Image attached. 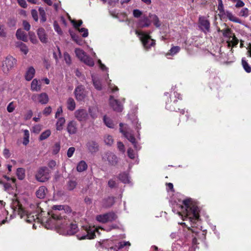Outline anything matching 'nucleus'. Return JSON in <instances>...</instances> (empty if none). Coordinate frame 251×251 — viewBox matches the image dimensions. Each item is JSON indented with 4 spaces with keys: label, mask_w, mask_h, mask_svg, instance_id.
Returning a JSON list of instances; mask_svg holds the SVG:
<instances>
[{
    "label": "nucleus",
    "mask_w": 251,
    "mask_h": 251,
    "mask_svg": "<svg viewBox=\"0 0 251 251\" xmlns=\"http://www.w3.org/2000/svg\"><path fill=\"white\" fill-rule=\"evenodd\" d=\"M70 208L63 205H54L52 210L49 212L50 218L46 221L45 226L47 228L56 227L60 234L64 235H73L78 230L75 223H70L66 216H62L66 211H70Z\"/></svg>",
    "instance_id": "obj_1"
},
{
    "label": "nucleus",
    "mask_w": 251,
    "mask_h": 251,
    "mask_svg": "<svg viewBox=\"0 0 251 251\" xmlns=\"http://www.w3.org/2000/svg\"><path fill=\"white\" fill-rule=\"evenodd\" d=\"M181 211L178 212L179 215L181 213L185 215L183 220H188L192 225L194 224L199 217V209L197 206L191 199H187L183 201V205L181 207Z\"/></svg>",
    "instance_id": "obj_2"
},
{
    "label": "nucleus",
    "mask_w": 251,
    "mask_h": 251,
    "mask_svg": "<svg viewBox=\"0 0 251 251\" xmlns=\"http://www.w3.org/2000/svg\"><path fill=\"white\" fill-rule=\"evenodd\" d=\"M14 206L15 211L26 222L32 223L33 222H36V220L39 221V217L36 214L29 213L28 211L25 210L18 201L14 202Z\"/></svg>",
    "instance_id": "obj_3"
},
{
    "label": "nucleus",
    "mask_w": 251,
    "mask_h": 251,
    "mask_svg": "<svg viewBox=\"0 0 251 251\" xmlns=\"http://www.w3.org/2000/svg\"><path fill=\"white\" fill-rule=\"evenodd\" d=\"M136 34L140 38L145 49L148 50L154 46L155 41L151 39L149 34L138 30L136 31Z\"/></svg>",
    "instance_id": "obj_4"
},
{
    "label": "nucleus",
    "mask_w": 251,
    "mask_h": 251,
    "mask_svg": "<svg viewBox=\"0 0 251 251\" xmlns=\"http://www.w3.org/2000/svg\"><path fill=\"white\" fill-rule=\"evenodd\" d=\"M16 59L12 56H7L2 62L1 69L5 74L8 73L16 65Z\"/></svg>",
    "instance_id": "obj_5"
},
{
    "label": "nucleus",
    "mask_w": 251,
    "mask_h": 251,
    "mask_svg": "<svg viewBox=\"0 0 251 251\" xmlns=\"http://www.w3.org/2000/svg\"><path fill=\"white\" fill-rule=\"evenodd\" d=\"M75 53L78 58L86 65L92 67L94 65V61L81 49L76 48L75 49Z\"/></svg>",
    "instance_id": "obj_6"
},
{
    "label": "nucleus",
    "mask_w": 251,
    "mask_h": 251,
    "mask_svg": "<svg viewBox=\"0 0 251 251\" xmlns=\"http://www.w3.org/2000/svg\"><path fill=\"white\" fill-rule=\"evenodd\" d=\"M84 227L87 234L82 236L77 235V237L79 240L93 239L96 237V233L99 234L98 228L96 227L95 226H86Z\"/></svg>",
    "instance_id": "obj_7"
},
{
    "label": "nucleus",
    "mask_w": 251,
    "mask_h": 251,
    "mask_svg": "<svg viewBox=\"0 0 251 251\" xmlns=\"http://www.w3.org/2000/svg\"><path fill=\"white\" fill-rule=\"evenodd\" d=\"M50 173L49 169L47 167H42L37 172L35 176L36 179L40 182H45L50 178Z\"/></svg>",
    "instance_id": "obj_8"
},
{
    "label": "nucleus",
    "mask_w": 251,
    "mask_h": 251,
    "mask_svg": "<svg viewBox=\"0 0 251 251\" xmlns=\"http://www.w3.org/2000/svg\"><path fill=\"white\" fill-rule=\"evenodd\" d=\"M120 131L123 133L125 137L134 146V148L136 150L140 149V147L137 144L135 139L133 135L130 133L128 128H126V126L124 127L123 124H120Z\"/></svg>",
    "instance_id": "obj_9"
},
{
    "label": "nucleus",
    "mask_w": 251,
    "mask_h": 251,
    "mask_svg": "<svg viewBox=\"0 0 251 251\" xmlns=\"http://www.w3.org/2000/svg\"><path fill=\"white\" fill-rule=\"evenodd\" d=\"M74 94L75 99L78 101L84 100L87 95L85 88L82 85H79L75 88Z\"/></svg>",
    "instance_id": "obj_10"
},
{
    "label": "nucleus",
    "mask_w": 251,
    "mask_h": 251,
    "mask_svg": "<svg viewBox=\"0 0 251 251\" xmlns=\"http://www.w3.org/2000/svg\"><path fill=\"white\" fill-rule=\"evenodd\" d=\"M75 117L80 122H85L88 119V113L84 109H78L74 113Z\"/></svg>",
    "instance_id": "obj_11"
},
{
    "label": "nucleus",
    "mask_w": 251,
    "mask_h": 251,
    "mask_svg": "<svg viewBox=\"0 0 251 251\" xmlns=\"http://www.w3.org/2000/svg\"><path fill=\"white\" fill-rule=\"evenodd\" d=\"M31 99L35 102H39L42 104H46L49 101V97L46 93L40 94H34L32 96Z\"/></svg>",
    "instance_id": "obj_12"
},
{
    "label": "nucleus",
    "mask_w": 251,
    "mask_h": 251,
    "mask_svg": "<svg viewBox=\"0 0 251 251\" xmlns=\"http://www.w3.org/2000/svg\"><path fill=\"white\" fill-rule=\"evenodd\" d=\"M117 219V216L114 213H108L103 215H100L97 216L98 221L101 223H106L112 221Z\"/></svg>",
    "instance_id": "obj_13"
},
{
    "label": "nucleus",
    "mask_w": 251,
    "mask_h": 251,
    "mask_svg": "<svg viewBox=\"0 0 251 251\" xmlns=\"http://www.w3.org/2000/svg\"><path fill=\"white\" fill-rule=\"evenodd\" d=\"M199 27L204 32L209 31L210 23L209 21L204 17L199 18Z\"/></svg>",
    "instance_id": "obj_14"
},
{
    "label": "nucleus",
    "mask_w": 251,
    "mask_h": 251,
    "mask_svg": "<svg viewBox=\"0 0 251 251\" xmlns=\"http://www.w3.org/2000/svg\"><path fill=\"white\" fill-rule=\"evenodd\" d=\"M67 130L69 134H75L77 132V124L75 120H71L67 124Z\"/></svg>",
    "instance_id": "obj_15"
},
{
    "label": "nucleus",
    "mask_w": 251,
    "mask_h": 251,
    "mask_svg": "<svg viewBox=\"0 0 251 251\" xmlns=\"http://www.w3.org/2000/svg\"><path fill=\"white\" fill-rule=\"evenodd\" d=\"M109 103L110 106L112 107L114 110L117 112H121L123 110V106L119 101L115 100L112 97H111L109 99Z\"/></svg>",
    "instance_id": "obj_16"
},
{
    "label": "nucleus",
    "mask_w": 251,
    "mask_h": 251,
    "mask_svg": "<svg viewBox=\"0 0 251 251\" xmlns=\"http://www.w3.org/2000/svg\"><path fill=\"white\" fill-rule=\"evenodd\" d=\"M103 159L107 160L110 163L114 165L116 163L117 158L115 154L111 152L106 153Z\"/></svg>",
    "instance_id": "obj_17"
},
{
    "label": "nucleus",
    "mask_w": 251,
    "mask_h": 251,
    "mask_svg": "<svg viewBox=\"0 0 251 251\" xmlns=\"http://www.w3.org/2000/svg\"><path fill=\"white\" fill-rule=\"evenodd\" d=\"M37 34L41 42L46 43L48 42V38L45 31L43 28H39L38 30Z\"/></svg>",
    "instance_id": "obj_18"
},
{
    "label": "nucleus",
    "mask_w": 251,
    "mask_h": 251,
    "mask_svg": "<svg viewBox=\"0 0 251 251\" xmlns=\"http://www.w3.org/2000/svg\"><path fill=\"white\" fill-rule=\"evenodd\" d=\"M35 74V70L33 67H30L27 70L25 75V78L27 81L31 80L34 77Z\"/></svg>",
    "instance_id": "obj_19"
},
{
    "label": "nucleus",
    "mask_w": 251,
    "mask_h": 251,
    "mask_svg": "<svg viewBox=\"0 0 251 251\" xmlns=\"http://www.w3.org/2000/svg\"><path fill=\"white\" fill-rule=\"evenodd\" d=\"M66 105L67 109L71 111H74L76 107V103L72 98H69L66 100Z\"/></svg>",
    "instance_id": "obj_20"
},
{
    "label": "nucleus",
    "mask_w": 251,
    "mask_h": 251,
    "mask_svg": "<svg viewBox=\"0 0 251 251\" xmlns=\"http://www.w3.org/2000/svg\"><path fill=\"white\" fill-rule=\"evenodd\" d=\"M47 193V189L45 186H41L36 191V196L39 199H43L45 198Z\"/></svg>",
    "instance_id": "obj_21"
},
{
    "label": "nucleus",
    "mask_w": 251,
    "mask_h": 251,
    "mask_svg": "<svg viewBox=\"0 0 251 251\" xmlns=\"http://www.w3.org/2000/svg\"><path fill=\"white\" fill-rule=\"evenodd\" d=\"M16 36L17 39L20 40H22L24 42L27 41V37L25 33L21 29H19L17 30Z\"/></svg>",
    "instance_id": "obj_22"
},
{
    "label": "nucleus",
    "mask_w": 251,
    "mask_h": 251,
    "mask_svg": "<svg viewBox=\"0 0 251 251\" xmlns=\"http://www.w3.org/2000/svg\"><path fill=\"white\" fill-rule=\"evenodd\" d=\"M224 15L226 16L231 21L239 24L241 23V20L239 19L228 11H226Z\"/></svg>",
    "instance_id": "obj_23"
},
{
    "label": "nucleus",
    "mask_w": 251,
    "mask_h": 251,
    "mask_svg": "<svg viewBox=\"0 0 251 251\" xmlns=\"http://www.w3.org/2000/svg\"><path fill=\"white\" fill-rule=\"evenodd\" d=\"M41 87L39 81L37 79H34L31 83V90L32 91L38 92L41 90Z\"/></svg>",
    "instance_id": "obj_24"
},
{
    "label": "nucleus",
    "mask_w": 251,
    "mask_h": 251,
    "mask_svg": "<svg viewBox=\"0 0 251 251\" xmlns=\"http://www.w3.org/2000/svg\"><path fill=\"white\" fill-rule=\"evenodd\" d=\"M226 43L227 44V46L230 47H235L238 43V40L235 37L234 35H233V37H231L226 40Z\"/></svg>",
    "instance_id": "obj_25"
},
{
    "label": "nucleus",
    "mask_w": 251,
    "mask_h": 251,
    "mask_svg": "<svg viewBox=\"0 0 251 251\" xmlns=\"http://www.w3.org/2000/svg\"><path fill=\"white\" fill-rule=\"evenodd\" d=\"M65 121L66 120L64 117H61L58 118L56 123V128L57 130L61 131L63 129Z\"/></svg>",
    "instance_id": "obj_26"
},
{
    "label": "nucleus",
    "mask_w": 251,
    "mask_h": 251,
    "mask_svg": "<svg viewBox=\"0 0 251 251\" xmlns=\"http://www.w3.org/2000/svg\"><path fill=\"white\" fill-rule=\"evenodd\" d=\"M16 47L20 49L21 51L26 55L28 52V49L27 46L22 42H17Z\"/></svg>",
    "instance_id": "obj_27"
},
{
    "label": "nucleus",
    "mask_w": 251,
    "mask_h": 251,
    "mask_svg": "<svg viewBox=\"0 0 251 251\" xmlns=\"http://www.w3.org/2000/svg\"><path fill=\"white\" fill-rule=\"evenodd\" d=\"M87 148L91 152H95L98 150V145L94 141H89L86 144Z\"/></svg>",
    "instance_id": "obj_28"
},
{
    "label": "nucleus",
    "mask_w": 251,
    "mask_h": 251,
    "mask_svg": "<svg viewBox=\"0 0 251 251\" xmlns=\"http://www.w3.org/2000/svg\"><path fill=\"white\" fill-rule=\"evenodd\" d=\"M138 25L140 27H148L150 25V21L147 17H144L140 19Z\"/></svg>",
    "instance_id": "obj_29"
},
{
    "label": "nucleus",
    "mask_w": 251,
    "mask_h": 251,
    "mask_svg": "<svg viewBox=\"0 0 251 251\" xmlns=\"http://www.w3.org/2000/svg\"><path fill=\"white\" fill-rule=\"evenodd\" d=\"M87 168V164L84 161H80L76 167L77 171L79 172H82L86 170Z\"/></svg>",
    "instance_id": "obj_30"
},
{
    "label": "nucleus",
    "mask_w": 251,
    "mask_h": 251,
    "mask_svg": "<svg viewBox=\"0 0 251 251\" xmlns=\"http://www.w3.org/2000/svg\"><path fill=\"white\" fill-rule=\"evenodd\" d=\"M16 175L20 180H23L25 177V170L22 168H19L17 169Z\"/></svg>",
    "instance_id": "obj_31"
},
{
    "label": "nucleus",
    "mask_w": 251,
    "mask_h": 251,
    "mask_svg": "<svg viewBox=\"0 0 251 251\" xmlns=\"http://www.w3.org/2000/svg\"><path fill=\"white\" fill-rule=\"evenodd\" d=\"M221 32L223 33V35L224 37L227 38V39L233 37V35H234L231 31V30L229 28H226L221 30Z\"/></svg>",
    "instance_id": "obj_32"
},
{
    "label": "nucleus",
    "mask_w": 251,
    "mask_h": 251,
    "mask_svg": "<svg viewBox=\"0 0 251 251\" xmlns=\"http://www.w3.org/2000/svg\"><path fill=\"white\" fill-rule=\"evenodd\" d=\"M120 179L124 183H128L130 182L129 177L126 173H123L119 176Z\"/></svg>",
    "instance_id": "obj_33"
},
{
    "label": "nucleus",
    "mask_w": 251,
    "mask_h": 251,
    "mask_svg": "<svg viewBox=\"0 0 251 251\" xmlns=\"http://www.w3.org/2000/svg\"><path fill=\"white\" fill-rule=\"evenodd\" d=\"M51 134V131L49 129H47L42 132L39 137V140L41 141L47 139Z\"/></svg>",
    "instance_id": "obj_34"
},
{
    "label": "nucleus",
    "mask_w": 251,
    "mask_h": 251,
    "mask_svg": "<svg viewBox=\"0 0 251 251\" xmlns=\"http://www.w3.org/2000/svg\"><path fill=\"white\" fill-rule=\"evenodd\" d=\"M24 138L23 140V144L26 145L29 143V132L28 130L25 129L24 130Z\"/></svg>",
    "instance_id": "obj_35"
},
{
    "label": "nucleus",
    "mask_w": 251,
    "mask_h": 251,
    "mask_svg": "<svg viewBox=\"0 0 251 251\" xmlns=\"http://www.w3.org/2000/svg\"><path fill=\"white\" fill-rule=\"evenodd\" d=\"M180 50V48L178 46L173 47L170 50L169 53L167 54V56L168 55H174L178 53Z\"/></svg>",
    "instance_id": "obj_36"
},
{
    "label": "nucleus",
    "mask_w": 251,
    "mask_h": 251,
    "mask_svg": "<svg viewBox=\"0 0 251 251\" xmlns=\"http://www.w3.org/2000/svg\"><path fill=\"white\" fill-rule=\"evenodd\" d=\"M242 64L244 70L247 73H250L251 72V67L249 66L247 62L244 58L242 59Z\"/></svg>",
    "instance_id": "obj_37"
},
{
    "label": "nucleus",
    "mask_w": 251,
    "mask_h": 251,
    "mask_svg": "<svg viewBox=\"0 0 251 251\" xmlns=\"http://www.w3.org/2000/svg\"><path fill=\"white\" fill-rule=\"evenodd\" d=\"M218 9L220 12V14L221 15L224 16V14L226 11L224 10V5L222 0H218Z\"/></svg>",
    "instance_id": "obj_38"
},
{
    "label": "nucleus",
    "mask_w": 251,
    "mask_h": 251,
    "mask_svg": "<svg viewBox=\"0 0 251 251\" xmlns=\"http://www.w3.org/2000/svg\"><path fill=\"white\" fill-rule=\"evenodd\" d=\"M150 18L152 20L153 23V24L156 26L159 27L160 25V24L159 22V20L158 17L155 15H150Z\"/></svg>",
    "instance_id": "obj_39"
},
{
    "label": "nucleus",
    "mask_w": 251,
    "mask_h": 251,
    "mask_svg": "<svg viewBox=\"0 0 251 251\" xmlns=\"http://www.w3.org/2000/svg\"><path fill=\"white\" fill-rule=\"evenodd\" d=\"M103 121L104 122L105 124L107 126L110 128H113L114 127V125L112 121L109 118L106 117V116H104Z\"/></svg>",
    "instance_id": "obj_40"
},
{
    "label": "nucleus",
    "mask_w": 251,
    "mask_h": 251,
    "mask_svg": "<svg viewBox=\"0 0 251 251\" xmlns=\"http://www.w3.org/2000/svg\"><path fill=\"white\" fill-rule=\"evenodd\" d=\"M104 142L108 145H111L113 143V139L111 136L107 135L104 137Z\"/></svg>",
    "instance_id": "obj_41"
},
{
    "label": "nucleus",
    "mask_w": 251,
    "mask_h": 251,
    "mask_svg": "<svg viewBox=\"0 0 251 251\" xmlns=\"http://www.w3.org/2000/svg\"><path fill=\"white\" fill-rule=\"evenodd\" d=\"M239 15L242 17H247L249 15V10L247 8H244L241 10Z\"/></svg>",
    "instance_id": "obj_42"
},
{
    "label": "nucleus",
    "mask_w": 251,
    "mask_h": 251,
    "mask_svg": "<svg viewBox=\"0 0 251 251\" xmlns=\"http://www.w3.org/2000/svg\"><path fill=\"white\" fill-rule=\"evenodd\" d=\"M76 185V182L75 180H70L67 184V188L69 190H73Z\"/></svg>",
    "instance_id": "obj_43"
},
{
    "label": "nucleus",
    "mask_w": 251,
    "mask_h": 251,
    "mask_svg": "<svg viewBox=\"0 0 251 251\" xmlns=\"http://www.w3.org/2000/svg\"><path fill=\"white\" fill-rule=\"evenodd\" d=\"M60 149V145L59 143H56L52 147V153L56 154L58 153Z\"/></svg>",
    "instance_id": "obj_44"
},
{
    "label": "nucleus",
    "mask_w": 251,
    "mask_h": 251,
    "mask_svg": "<svg viewBox=\"0 0 251 251\" xmlns=\"http://www.w3.org/2000/svg\"><path fill=\"white\" fill-rule=\"evenodd\" d=\"M95 87L98 90H100L101 88V84L100 81L96 80L93 75L92 76Z\"/></svg>",
    "instance_id": "obj_45"
},
{
    "label": "nucleus",
    "mask_w": 251,
    "mask_h": 251,
    "mask_svg": "<svg viewBox=\"0 0 251 251\" xmlns=\"http://www.w3.org/2000/svg\"><path fill=\"white\" fill-rule=\"evenodd\" d=\"M29 36L30 41L33 44H35L38 43V40L33 33L30 32H29Z\"/></svg>",
    "instance_id": "obj_46"
},
{
    "label": "nucleus",
    "mask_w": 251,
    "mask_h": 251,
    "mask_svg": "<svg viewBox=\"0 0 251 251\" xmlns=\"http://www.w3.org/2000/svg\"><path fill=\"white\" fill-rule=\"evenodd\" d=\"M42 129V126L40 125H36L32 127L31 129V131L35 133H38Z\"/></svg>",
    "instance_id": "obj_47"
},
{
    "label": "nucleus",
    "mask_w": 251,
    "mask_h": 251,
    "mask_svg": "<svg viewBox=\"0 0 251 251\" xmlns=\"http://www.w3.org/2000/svg\"><path fill=\"white\" fill-rule=\"evenodd\" d=\"M78 30L79 32L82 33V36L83 37H86L88 35V29L85 28H78Z\"/></svg>",
    "instance_id": "obj_48"
},
{
    "label": "nucleus",
    "mask_w": 251,
    "mask_h": 251,
    "mask_svg": "<svg viewBox=\"0 0 251 251\" xmlns=\"http://www.w3.org/2000/svg\"><path fill=\"white\" fill-rule=\"evenodd\" d=\"M89 112L91 117L93 119H95L97 117V109L94 108H90L89 109Z\"/></svg>",
    "instance_id": "obj_49"
},
{
    "label": "nucleus",
    "mask_w": 251,
    "mask_h": 251,
    "mask_svg": "<svg viewBox=\"0 0 251 251\" xmlns=\"http://www.w3.org/2000/svg\"><path fill=\"white\" fill-rule=\"evenodd\" d=\"M39 10L40 14L41 15V21L43 22H45L46 20V18L45 12L44 10L42 8H40Z\"/></svg>",
    "instance_id": "obj_50"
},
{
    "label": "nucleus",
    "mask_w": 251,
    "mask_h": 251,
    "mask_svg": "<svg viewBox=\"0 0 251 251\" xmlns=\"http://www.w3.org/2000/svg\"><path fill=\"white\" fill-rule=\"evenodd\" d=\"M6 36L5 28L3 25H0V37H5Z\"/></svg>",
    "instance_id": "obj_51"
},
{
    "label": "nucleus",
    "mask_w": 251,
    "mask_h": 251,
    "mask_svg": "<svg viewBox=\"0 0 251 251\" xmlns=\"http://www.w3.org/2000/svg\"><path fill=\"white\" fill-rule=\"evenodd\" d=\"M64 59L65 61V62L68 64L70 65L71 63V58L70 56L68 53H65L64 54Z\"/></svg>",
    "instance_id": "obj_52"
},
{
    "label": "nucleus",
    "mask_w": 251,
    "mask_h": 251,
    "mask_svg": "<svg viewBox=\"0 0 251 251\" xmlns=\"http://www.w3.org/2000/svg\"><path fill=\"white\" fill-rule=\"evenodd\" d=\"M128 156L131 159H134L136 157V153L134 152V151L131 149H129L127 151Z\"/></svg>",
    "instance_id": "obj_53"
},
{
    "label": "nucleus",
    "mask_w": 251,
    "mask_h": 251,
    "mask_svg": "<svg viewBox=\"0 0 251 251\" xmlns=\"http://www.w3.org/2000/svg\"><path fill=\"white\" fill-rule=\"evenodd\" d=\"M75 151V148L74 147H70L67 151V155L69 158L71 157Z\"/></svg>",
    "instance_id": "obj_54"
},
{
    "label": "nucleus",
    "mask_w": 251,
    "mask_h": 251,
    "mask_svg": "<svg viewBox=\"0 0 251 251\" xmlns=\"http://www.w3.org/2000/svg\"><path fill=\"white\" fill-rule=\"evenodd\" d=\"M15 106L14 105L13 102H11L9 103L7 107V110L8 112L11 113L12 112L14 109H15Z\"/></svg>",
    "instance_id": "obj_55"
},
{
    "label": "nucleus",
    "mask_w": 251,
    "mask_h": 251,
    "mask_svg": "<svg viewBox=\"0 0 251 251\" xmlns=\"http://www.w3.org/2000/svg\"><path fill=\"white\" fill-rule=\"evenodd\" d=\"M54 29L59 34L61 35L62 34V31L60 28L59 26L57 24V23L56 22H54Z\"/></svg>",
    "instance_id": "obj_56"
},
{
    "label": "nucleus",
    "mask_w": 251,
    "mask_h": 251,
    "mask_svg": "<svg viewBox=\"0 0 251 251\" xmlns=\"http://www.w3.org/2000/svg\"><path fill=\"white\" fill-rule=\"evenodd\" d=\"M71 23L73 24L74 26L76 28H78L79 26H80L82 24V21L81 20H79L77 22H76L75 20H71Z\"/></svg>",
    "instance_id": "obj_57"
},
{
    "label": "nucleus",
    "mask_w": 251,
    "mask_h": 251,
    "mask_svg": "<svg viewBox=\"0 0 251 251\" xmlns=\"http://www.w3.org/2000/svg\"><path fill=\"white\" fill-rule=\"evenodd\" d=\"M111 81V80H109L108 82H107V83H108V85H109V88L111 90V91L112 92H115V91H118V87H116V86H115L114 85L111 84V83H110Z\"/></svg>",
    "instance_id": "obj_58"
},
{
    "label": "nucleus",
    "mask_w": 251,
    "mask_h": 251,
    "mask_svg": "<svg viewBox=\"0 0 251 251\" xmlns=\"http://www.w3.org/2000/svg\"><path fill=\"white\" fill-rule=\"evenodd\" d=\"M142 12L138 9H135L133 11V14L134 17L139 18L142 15Z\"/></svg>",
    "instance_id": "obj_59"
},
{
    "label": "nucleus",
    "mask_w": 251,
    "mask_h": 251,
    "mask_svg": "<svg viewBox=\"0 0 251 251\" xmlns=\"http://www.w3.org/2000/svg\"><path fill=\"white\" fill-rule=\"evenodd\" d=\"M51 112V108L50 106L46 107L43 110V114L46 116L50 115Z\"/></svg>",
    "instance_id": "obj_60"
},
{
    "label": "nucleus",
    "mask_w": 251,
    "mask_h": 251,
    "mask_svg": "<svg viewBox=\"0 0 251 251\" xmlns=\"http://www.w3.org/2000/svg\"><path fill=\"white\" fill-rule=\"evenodd\" d=\"M31 14L33 18L35 21H37L38 20V13L37 11L33 9L31 10Z\"/></svg>",
    "instance_id": "obj_61"
},
{
    "label": "nucleus",
    "mask_w": 251,
    "mask_h": 251,
    "mask_svg": "<svg viewBox=\"0 0 251 251\" xmlns=\"http://www.w3.org/2000/svg\"><path fill=\"white\" fill-rule=\"evenodd\" d=\"M118 149L123 152H125V146L121 142H118L117 143Z\"/></svg>",
    "instance_id": "obj_62"
},
{
    "label": "nucleus",
    "mask_w": 251,
    "mask_h": 251,
    "mask_svg": "<svg viewBox=\"0 0 251 251\" xmlns=\"http://www.w3.org/2000/svg\"><path fill=\"white\" fill-rule=\"evenodd\" d=\"M19 4L23 8H26L27 6L25 0H17Z\"/></svg>",
    "instance_id": "obj_63"
},
{
    "label": "nucleus",
    "mask_w": 251,
    "mask_h": 251,
    "mask_svg": "<svg viewBox=\"0 0 251 251\" xmlns=\"http://www.w3.org/2000/svg\"><path fill=\"white\" fill-rule=\"evenodd\" d=\"M3 156L6 158H8L10 156V151L8 149L5 148L3 151Z\"/></svg>",
    "instance_id": "obj_64"
}]
</instances>
